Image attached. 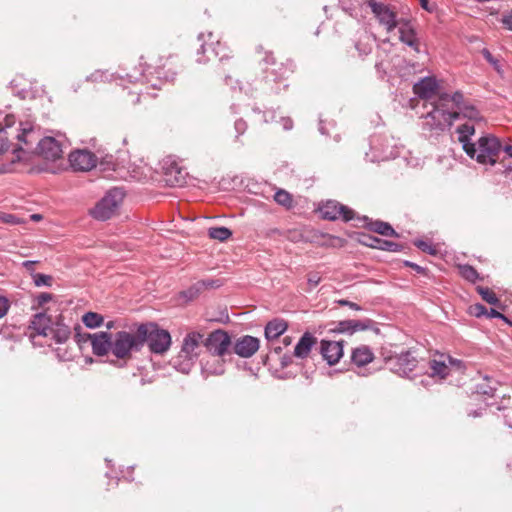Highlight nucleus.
Returning <instances> with one entry per match:
<instances>
[{"mask_svg":"<svg viewBox=\"0 0 512 512\" xmlns=\"http://www.w3.org/2000/svg\"><path fill=\"white\" fill-rule=\"evenodd\" d=\"M262 61L267 65H275L276 63L272 52H265V57L262 59Z\"/></svg>","mask_w":512,"mask_h":512,"instance_id":"obj_59","label":"nucleus"},{"mask_svg":"<svg viewBox=\"0 0 512 512\" xmlns=\"http://www.w3.org/2000/svg\"><path fill=\"white\" fill-rule=\"evenodd\" d=\"M319 211L323 219L330 221L341 219L344 222H349L355 217V212L351 208L335 200H328L323 203Z\"/></svg>","mask_w":512,"mask_h":512,"instance_id":"obj_9","label":"nucleus"},{"mask_svg":"<svg viewBox=\"0 0 512 512\" xmlns=\"http://www.w3.org/2000/svg\"><path fill=\"white\" fill-rule=\"evenodd\" d=\"M203 370L208 374L221 375L224 373L223 364H219L216 368L211 369L207 365L204 366Z\"/></svg>","mask_w":512,"mask_h":512,"instance_id":"obj_55","label":"nucleus"},{"mask_svg":"<svg viewBox=\"0 0 512 512\" xmlns=\"http://www.w3.org/2000/svg\"><path fill=\"white\" fill-rule=\"evenodd\" d=\"M414 245L420 249L421 251L423 252H426L430 255H436L437 254V249L431 244V243H428L424 240H416L414 242Z\"/></svg>","mask_w":512,"mask_h":512,"instance_id":"obj_40","label":"nucleus"},{"mask_svg":"<svg viewBox=\"0 0 512 512\" xmlns=\"http://www.w3.org/2000/svg\"><path fill=\"white\" fill-rule=\"evenodd\" d=\"M34 284L37 287L40 286H51L53 278L50 275L42 274V273H34L32 275Z\"/></svg>","mask_w":512,"mask_h":512,"instance_id":"obj_39","label":"nucleus"},{"mask_svg":"<svg viewBox=\"0 0 512 512\" xmlns=\"http://www.w3.org/2000/svg\"><path fill=\"white\" fill-rule=\"evenodd\" d=\"M201 343H203V334L190 332L184 337L181 348L183 349V353L189 354L196 360L198 357L197 349L200 347Z\"/></svg>","mask_w":512,"mask_h":512,"instance_id":"obj_23","label":"nucleus"},{"mask_svg":"<svg viewBox=\"0 0 512 512\" xmlns=\"http://www.w3.org/2000/svg\"><path fill=\"white\" fill-rule=\"evenodd\" d=\"M374 359V354L370 347L362 345L353 349L351 354V361L358 367H363Z\"/></svg>","mask_w":512,"mask_h":512,"instance_id":"obj_27","label":"nucleus"},{"mask_svg":"<svg viewBox=\"0 0 512 512\" xmlns=\"http://www.w3.org/2000/svg\"><path fill=\"white\" fill-rule=\"evenodd\" d=\"M463 99H464L463 94L461 92H459V91H457L453 95H451V101L456 105V107L459 110L464 105Z\"/></svg>","mask_w":512,"mask_h":512,"instance_id":"obj_51","label":"nucleus"},{"mask_svg":"<svg viewBox=\"0 0 512 512\" xmlns=\"http://www.w3.org/2000/svg\"><path fill=\"white\" fill-rule=\"evenodd\" d=\"M478 293L481 295L482 299L491 305H497L499 303V299L496 294L486 287H477Z\"/></svg>","mask_w":512,"mask_h":512,"instance_id":"obj_36","label":"nucleus"},{"mask_svg":"<svg viewBox=\"0 0 512 512\" xmlns=\"http://www.w3.org/2000/svg\"><path fill=\"white\" fill-rule=\"evenodd\" d=\"M358 241L364 246L388 252H401L404 249L402 244L384 240L370 234H361Z\"/></svg>","mask_w":512,"mask_h":512,"instance_id":"obj_14","label":"nucleus"},{"mask_svg":"<svg viewBox=\"0 0 512 512\" xmlns=\"http://www.w3.org/2000/svg\"><path fill=\"white\" fill-rule=\"evenodd\" d=\"M437 81L432 77H425L414 84L413 91L422 99H429L437 89Z\"/></svg>","mask_w":512,"mask_h":512,"instance_id":"obj_24","label":"nucleus"},{"mask_svg":"<svg viewBox=\"0 0 512 512\" xmlns=\"http://www.w3.org/2000/svg\"><path fill=\"white\" fill-rule=\"evenodd\" d=\"M403 264H404V266H406V267H409V268L413 269V270H414L415 272H417L418 274H422V275H424V276H428V272H429V271H428V269H427V268H425V267H422V266H420V265H418V264H416V263H414V262H412V261H408V260H405V261L403 262Z\"/></svg>","mask_w":512,"mask_h":512,"instance_id":"obj_43","label":"nucleus"},{"mask_svg":"<svg viewBox=\"0 0 512 512\" xmlns=\"http://www.w3.org/2000/svg\"><path fill=\"white\" fill-rule=\"evenodd\" d=\"M424 129L429 131H444L451 127L455 120L459 119L458 112H450L447 109L433 106V109L424 116Z\"/></svg>","mask_w":512,"mask_h":512,"instance_id":"obj_4","label":"nucleus"},{"mask_svg":"<svg viewBox=\"0 0 512 512\" xmlns=\"http://www.w3.org/2000/svg\"><path fill=\"white\" fill-rule=\"evenodd\" d=\"M123 199V193L119 189H113L95 205L91 210V216L99 221H106L112 217L118 205Z\"/></svg>","mask_w":512,"mask_h":512,"instance_id":"obj_5","label":"nucleus"},{"mask_svg":"<svg viewBox=\"0 0 512 512\" xmlns=\"http://www.w3.org/2000/svg\"><path fill=\"white\" fill-rule=\"evenodd\" d=\"M316 343L317 338L310 332H305L294 348V356L300 359L307 358Z\"/></svg>","mask_w":512,"mask_h":512,"instance_id":"obj_20","label":"nucleus"},{"mask_svg":"<svg viewBox=\"0 0 512 512\" xmlns=\"http://www.w3.org/2000/svg\"><path fill=\"white\" fill-rule=\"evenodd\" d=\"M75 337L79 344L89 341L91 343L92 352L96 356H105L111 351L112 333L108 331H100L93 334L77 333Z\"/></svg>","mask_w":512,"mask_h":512,"instance_id":"obj_7","label":"nucleus"},{"mask_svg":"<svg viewBox=\"0 0 512 512\" xmlns=\"http://www.w3.org/2000/svg\"><path fill=\"white\" fill-rule=\"evenodd\" d=\"M482 55L483 57L491 64L493 65V67L498 71L500 72L501 70V65H500V62L498 59H496L492 54L491 52L488 50V49H483L482 50Z\"/></svg>","mask_w":512,"mask_h":512,"instance_id":"obj_42","label":"nucleus"},{"mask_svg":"<svg viewBox=\"0 0 512 512\" xmlns=\"http://www.w3.org/2000/svg\"><path fill=\"white\" fill-rule=\"evenodd\" d=\"M208 236L211 239H215V240L224 242L232 236V231L229 228L224 227V226L211 227L208 229Z\"/></svg>","mask_w":512,"mask_h":512,"instance_id":"obj_29","label":"nucleus"},{"mask_svg":"<svg viewBox=\"0 0 512 512\" xmlns=\"http://www.w3.org/2000/svg\"><path fill=\"white\" fill-rule=\"evenodd\" d=\"M459 271H460V275L464 279H466L472 283H475L480 278L477 270L469 264L460 265Z\"/></svg>","mask_w":512,"mask_h":512,"instance_id":"obj_32","label":"nucleus"},{"mask_svg":"<svg viewBox=\"0 0 512 512\" xmlns=\"http://www.w3.org/2000/svg\"><path fill=\"white\" fill-rule=\"evenodd\" d=\"M37 263V261H31V260H26L23 262V267H25L27 270L29 271H33L34 269V265Z\"/></svg>","mask_w":512,"mask_h":512,"instance_id":"obj_62","label":"nucleus"},{"mask_svg":"<svg viewBox=\"0 0 512 512\" xmlns=\"http://www.w3.org/2000/svg\"><path fill=\"white\" fill-rule=\"evenodd\" d=\"M203 345L211 355L223 357L229 352L232 341L230 335L226 331L217 329L212 331L208 337L203 340Z\"/></svg>","mask_w":512,"mask_h":512,"instance_id":"obj_8","label":"nucleus"},{"mask_svg":"<svg viewBox=\"0 0 512 512\" xmlns=\"http://www.w3.org/2000/svg\"><path fill=\"white\" fill-rule=\"evenodd\" d=\"M234 128H235V130L237 132V137H238V136L242 135L246 131L247 124H246V122L244 120L238 119L234 123Z\"/></svg>","mask_w":512,"mask_h":512,"instance_id":"obj_52","label":"nucleus"},{"mask_svg":"<svg viewBox=\"0 0 512 512\" xmlns=\"http://www.w3.org/2000/svg\"><path fill=\"white\" fill-rule=\"evenodd\" d=\"M471 313L480 318L482 316H486L487 314V308L483 305V304H480V303H477V304H474L473 306H471Z\"/></svg>","mask_w":512,"mask_h":512,"instance_id":"obj_46","label":"nucleus"},{"mask_svg":"<svg viewBox=\"0 0 512 512\" xmlns=\"http://www.w3.org/2000/svg\"><path fill=\"white\" fill-rule=\"evenodd\" d=\"M52 324L53 321L51 317L47 316L44 312H40L33 316L29 327L36 332V335L49 337V331Z\"/></svg>","mask_w":512,"mask_h":512,"instance_id":"obj_21","label":"nucleus"},{"mask_svg":"<svg viewBox=\"0 0 512 512\" xmlns=\"http://www.w3.org/2000/svg\"><path fill=\"white\" fill-rule=\"evenodd\" d=\"M430 368L432 370V376H439L440 378H445L449 373V368L445 364L444 361L431 360Z\"/></svg>","mask_w":512,"mask_h":512,"instance_id":"obj_31","label":"nucleus"},{"mask_svg":"<svg viewBox=\"0 0 512 512\" xmlns=\"http://www.w3.org/2000/svg\"><path fill=\"white\" fill-rule=\"evenodd\" d=\"M204 38H205L204 33L199 34L198 40L201 41L202 43H201L200 49L198 50V54L201 53V54H208V55L205 60H203L202 58H198L197 62L205 63L207 61H210L211 60L210 55H213L214 57H219L220 61H223L224 59L228 58V54L224 52L226 50V48L219 41H216L215 43L213 41H211V43H206Z\"/></svg>","mask_w":512,"mask_h":512,"instance_id":"obj_16","label":"nucleus"},{"mask_svg":"<svg viewBox=\"0 0 512 512\" xmlns=\"http://www.w3.org/2000/svg\"><path fill=\"white\" fill-rule=\"evenodd\" d=\"M33 130L31 127L29 128H22L21 130V133H19L17 135V139L20 141V142H23L25 144H29L31 143L32 141L29 139V137L31 136Z\"/></svg>","mask_w":512,"mask_h":512,"instance_id":"obj_44","label":"nucleus"},{"mask_svg":"<svg viewBox=\"0 0 512 512\" xmlns=\"http://www.w3.org/2000/svg\"><path fill=\"white\" fill-rule=\"evenodd\" d=\"M274 200L287 208L292 205V196L285 190H278L274 195Z\"/></svg>","mask_w":512,"mask_h":512,"instance_id":"obj_38","label":"nucleus"},{"mask_svg":"<svg viewBox=\"0 0 512 512\" xmlns=\"http://www.w3.org/2000/svg\"><path fill=\"white\" fill-rule=\"evenodd\" d=\"M458 113L459 116L462 114L463 117L468 118L470 120L481 119L479 111L472 105L464 104Z\"/></svg>","mask_w":512,"mask_h":512,"instance_id":"obj_37","label":"nucleus"},{"mask_svg":"<svg viewBox=\"0 0 512 512\" xmlns=\"http://www.w3.org/2000/svg\"><path fill=\"white\" fill-rule=\"evenodd\" d=\"M496 391V387L487 385V384H479L477 386V392L483 395H487L493 397Z\"/></svg>","mask_w":512,"mask_h":512,"instance_id":"obj_45","label":"nucleus"},{"mask_svg":"<svg viewBox=\"0 0 512 512\" xmlns=\"http://www.w3.org/2000/svg\"><path fill=\"white\" fill-rule=\"evenodd\" d=\"M321 281V277L319 275V273L317 272H311L308 274V278H307V282H308V285L310 286V289L316 287Z\"/></svg>","mask_w":512,"mask_h":512,"instance_id":"obj_48","label":"nucleus"},{"mask_svg":"<svg viewBox=\"0 0 512 512\" xmlns=\"http://www.w3.org/2000/svg\"><path fill=\"white\" fill-rule=\"evenodd\" d=\"M104 321L103 316L96 312H87L82 317V322L87 328L94 329L100 327Z\"/></svg>","mask_w":512,"mask_h":512,"instance_id":"obj_30","label":"nucleus"},{"mask_svg":"<svg viewBox=\"0 0 512 512\" xmlns=\"http://www.w3.org/2000/svg\"><path fill=\"white\" fill-rule=\"evenodd\" d=\"M367 2L380 24L386 27L387 32H391L400 24L396 19V14L388 5L375 0H368Z\"/></svg>","mask_w":512,"mask_h":512,"instance_id":"obj_10","label":"nucleus"},{"mask_svg":"<svg viewBox=\"0 0 512 512\" xmlns=\"http://www.w3.org/2000/svg\"><path fill=\"white\" fill-rule=\"evenodd\" d=\"M501 150L502 144L496 136L485 135L475 144L474 158L480 164L494 165Z\"/></svg>","mask_w":512,"mask_h":512,"instance_id":"obj_3","label":"nucleus"},{"mask_svg":"<svg viewBox=\"0 0 512 512\" xmlns=\"http://www.w3.org/2000/svg\"><path fill=\"white\" fill-rule=\"evenodd\" d=\"M350 327H351V335L358 331H365L372 329L374 326V321L371 319H364V320H353L350 319Z\"/></svg>","mask_w":512,"mask_h":512,"instance_id":"obj_33","label":"nucleus"},{"mask_svg":"<svg viewBox=\"0 0 512 512\" xmlns=\"http://www.w3.org/2000/svg\"><path fill=\"white\" fill-rule=\"evenodd\" d=\"M203 285V282L197 281L188 289L182 291L181 296L186 300H193L203 291Z\"/></svg>","mask_w":512,"mask_h":512,"instance_id":"obj_34","label":"nucleus"},{"mask_svg":"<svg viewBox=\"0 0 512 512\" xmlns=\"http://www.w3.org/2000/svg\"><path fill=\"white\" fill-rule=\"evenodd\" d=\"M320 354L328 365H335L343 356V342L325 339L321 340Z\"/></svg>","mask_w":512,"mask_h":512,"instance_id":"obj_15","label":"nucleus"},{"mask_svg":"<svg viewBox=\"0 0 512 512\" xmlns=\"http://www.w3.org/2000/svg\"><path fill=\"white\" fill-rule=\"evenodd\" d=\"M37 153L46 160L55 161L62 156L60 143L53 137H45L38 142Z\"/></svg>","mask_w":512,"mask_h":512,"instance_id":"obj_17","label":"nucleus"},{"mask_svg":"<svg viewBox=\"0 0 512 512\" xmlns=\"http://www.w3.org/2000/svg\"><path fill=\"white\" fill-rule=\"evenodd\" d=\"M200 282H203V291L210 288H218L222 285V282L220 280H214V279H203L199 280Z\"/></svg>","mask_w":512,"mask_h":512,"instance_id":"obj_50","label":"nucleus"},{"mask_svg":"<svg viewBox=\"0 0 512 512\" xmlns=\"http://www.w3.org/2000/svg\"><path fill=\"white\" fill-rule=\"evenodd\" d=\"M260 341L257 337L244 335L236 339L233 344V351L239 357L250 358L259 349Z\"/></svg>","mask_w":512,"mask_h":512,"instance_id":"obj_13","label":"nucleus"},{"mask_svg":"<svg viewBox=\"0 0 512 512\" xmlns=\"http://www.w3.org/2000/svg\"><path fill=\"white\" fill-rule=\"evenodd\" d=\"M0 221L10 225H17L21 223L20 219L16 215L6 212H0Z\"/></svg>","mask_w":512,"mask_h":512,"instance_id":"obj_41","label":"nucleus"},{"mask_svg":"<svg viewBox=\"0 0 512 512\" xmlns=\"http://www.w3.org/2000/svg\"><path fill=\"white\" fill-rule=\"evenodd\" d=\"M195 363V359L189 354L183 353L181 348L177 356L171 359L172 366L181 373H189Z\"/></svg>","mask_w":512,"mask_h":512,"instance_id":"obj_28","label":"nucleus"},{"mask_svg":"<svg viewBox=\"0 0 512 512\" xmlns=\"http://www.w3.org/2000/svg\"><path fill=\"white\" fill-rule=\"evenodd\" d=\"M69 162L75 171H90L96 166L97 157L87 149L75 150L70 153Z\"/></svg>","mask_w":512,"mask_h":512,"instance_id":"obj_11","label":"nucleus"},{"mask_svg":"<svg viewBox=\"0 0 512 512\" xmlns=\"http://www.w3.org/2000/svg\"><path fill=\"white\" fill-rule=\"evenodd\" d=\"M288 324L282 319H274L269 321L265 326V338L268 341L276 340L287 330Z\"/></svg>","mask_w":512,"mask_h":512,"instance_id":"obj_26","label":"nucleus"},{"mask_svg":"<svg viewBox=\"0 0 512 512\" xmlns=\"http://www.w3.org/2000/svg\"><path fill=\"white\" fill-rule=\"evenodd\" d=\"M162 170L164 181L168 186H182L185 183V173L174 160L170 158L164 160Z\"/></svg>","mask_w":512,"mask_h":512,"instance_id":"obj_12","label":"nucleus"},{"mask_svg":"<svg viewBox=\"0 0 512 512\" xmlns=\"http://www.w3.org/2000/svg\"><path fill=\"white\" fill-rule=\"evenodd\" d=\"M284 130H290L293 127V121L290 118H282Z\"/></svg>","mask_w":512,"mask_h":512,"instance_id":"obj_61","label":"nucleus"},{"mask_svg":"<svg viewBox=\"0 0 512 512\" xmlns=\"http://www.w3.org/2000/svg\"><path fill=\"white\" fill-rule=\"evenodd\" d=\"M106 77L105 73L101 71H96L92 73L89 77H87V80L91 81H102Z\"/></svg>","mask_w":512,"mask_h":512,"instance_id":"obj_57","label":"nucleus"},{"mask_svg":"<svg viewBox=\"0 0 512 512\" xmlns=\"http://www.w3.org/2000/svg\"><path fill=\"white\" fill-rule=\"evenodd\" d=\"M368 229L372 232L380 234L386 237H399V234L394 228L388 223L380 220L372 221L367 216H363L361 219Z\"/></svg>","mask_w":512,"mask_h":512,"instance_id":"obj_22","label":"nucleus"},{"mask_svg":"<svg viewBox=\"0 0 512 512\" xmlns=\"http://www.w3.org/2000/svg\"><path fill=\"white\" fill-rule=\"evenodd\" d=\"M385 363L393 373L410 378L411 373L417 367L418 360L411 351H405L385 357Z\"/></svg>","mask_w":512,"mask_h":512,"instance_id":"obj_6","label":"nucleus"},{"mask_svg":"<svg viewBox=\"0 0 512 512\" xmlns=\"http://www.w3.org/2000/svg\"><path fill=\"white\" fill-rule=\"evenodd\" d=\"M10 308V302L5 296H0V319L3 318Z\"/></svg>","mask_w":512,"mask_h":512,"instance_id":"obj_49","label":"nucleus"},{"mask_svg":"<svg viewBox=\"0 0 512 512\" xmlns=\"http://www.w3.org/2000/svg\"><path fill=\"white\" fill-rule=\"evenodd\" d=\"M399 39L401 42L411 47L416 52H419V41L416 37V32L409 20H399Z\"/></svg>","mask_w":512,"mask_h":512,"instance_id":"obj_18","label":"nucleus"},{"mask_svg":"<svg viewBox=\"0 0 512 512\" xmlns=\"http://www.w3.org/2000/svg\"><path fill=\"white\" fill-rule=\"evenodd\" d=\"M137 328L141 348L147 343L150 351L155 354H163L170 348V333L165 329L159 328L156 323H142Z\"/></svg>","mask_w":512,"mask_h":512,"instance_id":"obj_2","label":"nucleus"},{"mask_svg":"<svg viewBox=\"0 0 512 512\" xmlns=\"http://www.w3.org/2000/svg\"><path fill=\"white\" fill-rule=\"evenodd\" d=\"M456 132L458 133V140L462 144L463 150L470 158L473 159L475 153V143L470 142V137L475 133L474 125L465 123L458 126Z\"/></svg>","mask_w":512,"mask_h":512,"instance_id":"obj_19","label":"nucleus"},{"mask_svg":"<svg viewBox=\"0 0 512 512\" xmlns=\"http://www.w3.org/2000/svg\"><path fill=\"white\" fill-rule=\"evenodd\" d=\"M52 298H53L52 294L43 292V293H40L37 296V303H38L39 306H43L47 302L51 301Z\"/></svg>","mask_w":512,"mask_h":512,"instance_id":"obj_54","label":"nucleus"},{"mask_svg":"<svg viewBox=\"0 0 512 512\" xmlns=\"http://www.w3.org/2000/svg\"><path fill=\"white\" fill-rule=\"evenodd\" d=\"M292 363V358L290 355H283L281 357V366L282 368H285L287 366H289L290 364Z\"/></svg>","mask_w":512,"mask_h":512,"instance_id":"obj_60","label":"nucleus"},{"mask_svg":"<svg viewBox=\"0 0 512 512\" xmlns=\"http://www.w3.org/2000/svg\"><path fill=\"white\" fill-rule=\"evenodd\" d=\"M141 350V342L138 337V328L134 334L127 331H118L112 334L111 353L117 360H111L114 366L122 368L126 365V360L131 357L132 352Z\"/></svg>","mask_w":512,"mask_h":512,"instance_id":"obj_1","label":"nucleus"},{"mask_svg":"<svg viewBox=\"0 0 512 512\" xmlns=\"http://www.w3.org/2000/svg\"><path fill=\"white\" fill-rule=\"evenodd\" d=\"M71 331L68 325L62 322V317L59 316L55 322H53L50 327L49 336L55 341L57 344H62L66 342L70 337Z\"/></svg>","mask_w":512,"mask_h":512,"instance_id":"obj_25","label":"nucleus"},{"mask_svg":"<svg viewBox=\"0 0 512 512\" xmlns=\"http://www.w3.org/2000/svg\"><path fill=\"white\" fill-rule=\"evenodd\" d=\"M486 316L488 318H499V319H502V320L508 322V319L506 318V316L504 314L500 313L499 311H497L493 308H491L489 311L487 310Z\"/></svg>","mask_w":512,"mask_h":512,"instance_id":"obj_56","label":"nucleus"},{"mask_svg":"<svg viewBox=\"0 0 512 512\" xmlns=\"http://www.w3.org/2000/svg\"><path fill=\"white\" fill-rule=\"evenodd\" d=\"M502 23L507 29L512 30V11L503 16Z\"/></svg>","mask_w":512,"mask_h":512,"instance_id":"obj_58","label":"nucleus"},{"mask_svg":"<svg viewBox=\"0 0 512 512\" xmlns=\"http://www.w3.org/2000/svg\"><path fill=\"white\" fill-rule=\"evenodd\" d=\"M331 325L332 327L329 329L330 332L351 335L350 319L334 322Z\"/></svg>","mask_w":512,"mask_h":512,"instance_id":"obj_35","label":"nucleus"},{"mask_svg":"<svg viewBox=\"0 0 512 512\" xmlns=\"http://www.w3.org/2000/svg\"><path fill=\"white\" fill-rule=\"evenodd\" d=\"M420 5L421 7L428 11V12H432L434 7H430L429 4H428V0H420Z\"/></svg>","mask_w":512,"mask_h":512,"instance_id":"obj_63","label":"nucleus"},{"mask_svg":"<svg viewBox=\"0 0 512 512\" xmlns=\"http://www.w3.org/2000/svg\"><path fill=\"white\" fill-rule=\"evenodd\" d=\"M451 101V95L448 93H442L438 100L433 104V106H439L440 108L446 109L447 103Z\"/></svg>","mask_w":512,"mask_h":512,"instance_id":"obj_47","label":"nucleus"},{"mask_svg":"<svg viewBox=\"0 0 512 512\" xmlns=\"http://www.w3.org/2000/svg\"><path fill=\"white\" fill-rule=\"evenodd\" d=\"M502 149L505 153H507V155L512 158V145H505V146H502Z\"/></svg>","mask_w":512,"mask_h":512,"instance_id":"obj_64","label":"nucleus"},{"mask_svg":"<svg viewBox=\"0 0 512 512\" xmlns=\"http://www.w3.org/2000/svg\"><path fill=\"white\" fill-rule=\"evenodd\" d=\"M336 303L339 304L340 306H347L355 311L362 310L361 306H359L357 303L351 302L346 299L337 300Z\"/></svg>","mask_w":512,"mask_h":512,"instance_id":"obj_53","label":"nucleus"}]
</instances>
